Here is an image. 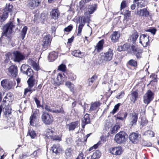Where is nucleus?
<instances>
[{
  "instance_id": "49",
  "label": "nucleus",
  "mask_w": 159,
  "mask_h": 159,
  "mask_svg": "<svg viewBox=\"0 0 159 159\" xmlns=\"http://www.w3.org/2000/svg\"><path fill=\"white\" fill-rule=\"evenodd\" d=\"M66 66L62 64L60 65L58 68V69L60 71H64L66 70Z\"/></svg>"
},
{
  "instance_id": "16",
  "label": "nucleus",
  "mask_w": 159,
  "mask_h": 159,
  "mask_svg": "<svg viewBox=\"0 0 159 159\" xmlns=\"http://www.w3.org/2000/svg\"><path fill=\"white\" fill-rule=\"evenodd\" d=\"M60 14V12L58 8L52 9L50 13L51 17L55 20L57 19Z\"/></svg>"
},
{
  "instance_id": "56",
  "label": "nucleus",
  "mask_w": 159,
  "mask_h": 159,
  "mask_svg": "<svg viewBox=\"0 0 159 159\" xmlns=\"http://www.w3.org/2000/svg\"><path fill=\"white\" fill-rule=\"evenodd\" d=\"M126 7V2L125 1H123L120 5V9H124Z\"/></svg>"
},
{
  "instance_id": "51",
  "label": "nucleus",
  "mask_w": 159,
  "mask_h": 159,
  "mask_svg": "<svg viewBox=\"0 0 159 159\" xmlns=\"http://www.w3.org/2000/svg\"><path fill=\"white\" fill-rule=\"evenodd\" d=\"M129 64L132 66H137V63L136 61L133 60H131L129 62Z\"/></svg>"
},
{
  "instance_id": "58",
  "label": "nucleus",
  "mask_w": 159,
  "mask_h": 159,
  "mask_svg": "<svg viewBox=\"0 0 159 159\" xmlns=\"http://www.w3.org/2000/svg\"><path fill=\"white\" fill-rule=\"evenodd\" d=\"M84 154L82 152H81L80 153L79 155L77 157L76 159H84Z\"/></svg>"
},
{
  "instance_id": "63",
  "label": "nucleus",
  "mask_w": 159,
  "mask_h": 159,
  "mask_svg": "<svg viewBox=\"0 0 159 159\" xmlns=\"http://www.w3.org/2000/svg\"><path fill=\"white\" fill-rule=\"evenodd\" d=\"M30 88H26L25 89V92L24 93L25 95H26V94L29 92H30L31 91V90L30 89Z\"/></svg>"
},
{
  "instance_id": "2",
  "label": "nucleus",
  "mask_w": 159,
  "mask_h": 159,
  "mask_svg": "<svg viewBox=\"0 0 159 159\" xmlns=\"http://www.w3.org/2000/svg\"><path fill=\"white\" fill-rule=\"evenodd\" d=\"M126 139V133L124 131H121L115 135L114 140L117 144H121L125 142Z\"/></svg>"
},
{
  "instance_id": "23",
  "label": "nucleus",
  "mask_w": 159,
  "mask_h": 159,
  "mask_svg": "<svg viewBox=\"0 0 159 159\" xmlns=\"http://www.w3.org/2000/svg\"><path fill=\"white\" fill-rule=\"evenodd\" d=\"M72 54L77 57L82 58L84 56V53L82 52L79 50H76L73 51Z\"/></svg>"
},
{
  "instance_id": "62",
  "label": "nucleus",
  "mask_w": 159,
  "mask_h": 159,
  "mask_svg": "<svg viewBox=\"0 0 159 159\" xmlns=\"http://www.w3.org/2000/svg\"><path fill=\"white\" fill-rule=\"evenodd\" d=\"M101 144V143L100 142H99L97 144L94 145L93 146V148L94 149H96Z\"/></svg>"
},
{
  "instance_id": "45",
  "label": "nucleus",
  "mask_w": 159,
  "mask_h": 159,
  "mask_svg": "<svg viewBox=\"0 0 159 159\" xmlns=\"http://www.w3.org/2000/svg\"><path fill=\"white\" fill-rule=\"evenodd\" d=\"M84 26V24L82 23L80 24L78 26V35H81L82 30L83 27Z\"/></svg>"
},
{
  "instance_id": "57",
  "label": "nucleus",
  "mask_w": 159,
  "mask_h": 159,
  "mask_svg": "<svg viewBox=\"0 0 159 159\" xmlns=\"http://www.w3.org/2000/svg\"><path fill=\"white\" fill-rule=\"evenodd\" d=\"M66 143L68 145H70L72 143V140L71 138H69L66 139Z\"/></svg>"
},
{
  "instance_id": "55",
  "label": "nucleus",
  "mask_w": 159,
  "mask_h": 159,
  "mask_svg": "<svg viewBox=\"0 0 159 159\" xmlns=\"http://www.w3.org/2000/svg\"><path fill=\"white\" fill-rule=\"evenodd\" d=\"M34 101L36 104L37 107H41V105L40 104V101L36 98H34Z\"/></svg>"
},
{
  "instance_id": "38",
  "label": "nucleus",
  "mask_w": 159,
  "mask_h": 159,
  "mask_svg": "<svg viewBox=\"0 0 159 159\" xmlns=\"http://www.w3.org/2000/svg\"><path fill=\"white\" fill-rule=\"evenodd\" d=\"M98 77L95 75H93L91 78L89 79L88 85L90 86L92 85L93 82L97 79Z\"/></svg>"
},
{
  "instance_id": "34",
  "label": "nucleus",
  "mask_w": 159,
  "mask_h": 159,
  "mask_svg": "<svg viewBox=\"0 0 159 159\" xmlns=\"http://www.w3.org/2000/svg\"><path fill=\"white\" fill-rule=\"evenodd\" d=\"M13 6L12 5H11L10 3L7 4L5 8L4 9L5 12H11L13 11Z\"/></svg>"
},
{
  "instance_id": "25",
  "label": "nucleus",
  "mask_w": 159,
  "mask_h": 159,
  "mask_svg": "<svg viewBox=\"0 0 159 159\" xmlns=\"http://www.w3.org/2000/svg\"><path fill=\"white\" fill-rule=\"evenodd\" d=\"M51 39L50 38L49 35H46L44 38L43 39V42L44 46H47L48 45L51 43Z\"/></svg>"
},
{
  "instance_id": "6",
  "label": "nucleus",
  "mask_w": 159,
  "mask_h": 159,
  "mask_svg": "<svg viewBox=\"0 0 159 159\" xmlns=\"http://www.w3.org/2000/svg\"><path fill=\"white\" fill-rule=\"evenodd\" d=\"M109 151L112 155L120 156L123 153V150L121 147L116 146L110 148Z\"/></svg>"
},
{
  "instance_id": "60",
  "label": "nucleus",
  "mask_w": 159,
  "mask_h": 159,
  "mask_svg": "<svg viewBox=\"0 0 159 159\" xmlns=\"http://www.w3.org/2000/svg\"><path fill=\"white\" fill-rule=\"evenodd\" d=\"M26 68H27V66L25 65H22L21 67L20 70L23 73L25 72V69Z\"/></svg>"
},
{
  "instance_id": "32",
  "label": "nucleus",
  "mask_w": 159,
  "mask_h": 159,
  "mask_svg": "<svg viewBox=\"0 0 159 159\" xmlns=\"http://www.w3.org/2000/svg\"><path fill=\"white\" fill-rule=\"evenodd\" d=\"M129 48V46L127 44H124L118 47V49L120 52L127 50Z\"/></svg>"
},
{
  "instance_id": "9",
  "label": "nucleus",
  "mask_w": 159,
  "mask_h": 159,
  "mask_svg": "<svg viewBox=\"0 0 159 159\" xmlns=\"http://www.w3.org/2000/svg\"><path fill=\"white\" fill-rule=\"evenodd\" d=\"M149 36L146 34H142L140 36L139 43L144 47H146L149 44Z\"/></svg>"
},
{
  "instance_id": "24",
  "label": "nucleus",
  "mask_w": 159,
  "mask_h": 159,
  "mask_svg": "<svg viewBox=\"0 0 159 159\" xmlns=\"http://www.w3.org/2000/svg\"><path fill=\"white\" fill-rule=\"evenodd\" d=\"M57 53L55 52H52L50 53L48 56L49 59L50 61H52L56 59L57 57Z\"/></svg>"
},
{
  "instance_id": "54",
  "label": "nucleus",
  "mask_w": 159,
  "mask_h": 159,
  "mask_svg": "<svg viewBox=\"0 0 159 159\" xmlns=\"http://www.w3.org/2000/svg\"><path fill=\"white\" fill-rule=\"evenodd\" d=\"M72 28L73 26L72 25H69L65 28L64 30L66 32H70L72 30Z\"/></svg>"
},
{
  "instance_id": "13",
  "label": "nucleus",
  "mask_w": 159,
  "mask_h": 159,
  "mask_svg": "<svg viewBox=\"0 0 159 159\" xmlns=\"http://www.w3.org/2000/svg\"><path fill=\"white\" fill-rule=\"evenodd\" d=\"M66 80V78L63 77L62 75L59 73L55 80V84L56 85H59L61 84Z\"/></svg>"
},
{
  "instance_id": "46",
  "label": "nucleus",
  "mask_w": 159,
  "mask_h": 159,
  "mask_svg": "<svg viewBox=\"0 0 159 159\" xmlns=\"http://www.w3.org/2000/svg\"><path fill=\"white\" fill-rule=\"evenodd\" d=\"M8 12H5L4 11V12L3 13V15L1 18V19L2 21H4L7 18L8 16Z\"/></svg>"
},
{
  "instance_id": "18",
  "label": "nucleus",
  "mask_w": 159,
  "mask_h": 159,
  "mask_svg": "<svg viewBox=\"0 0 159 159\" xmlns=\"http://www.w3.org/2000/svg\"><path fill=\"white\" fill-rule=\"evenodd\" d=\"M132 48L133 51L134 53L136 55L138 58H139L141 57L142 52L138 48L134 46H132Z\"/></svg>"
},
{
  "instance_id": "11",
  "label": "nucleus",
  "mask_w": 159,
  "mask_h": 159,
  "mask_svg": "<svg viewBox=\"0 0 159 159\" xmlns=\"http://www.w3.org/2000/svg\"><path fill=\"white\" fill-rule=\"evenodd\" d=\"M54 133V131L52 129H47L46 134V136L48 137H50L51 138L54 140H61V138L59 136H57L53 137V134Z\"/></svg>"
},
{
  "instance_id": "5",
  "label": "nucleus",
  "mask_w": 159,
  "mask_h": 159,
  "mask_svg": "<svg viewBox=\"0 0 159 159\" xmlns=\"http://www.w3.org/2000/svg\"><path fill=\"white\" fill-rule=\"evenodd\" d=\"M25 58V56L18 51H15L12 53L11 59L15 62H20Z\"/></svg>"
},
{
  "instance_id": "15",
  "label": "nucleus",
  "mask_w": 159,
  "mask_h": 159,
  "mask_svg": "<svg viewBox=\"0 0 159 159\" xmlns=\"http://www.w3.org/2000/svg\"><path fill=\"white\" fill-rule=\"evenodd\" d=\"M138 119V115L135 113L130 114L129 117V120L131 125H135Z\"/></svg>"
},
{
  "instance_id": "17",
  "label": "nucleus",
  "mask_w": 159,
  "mask_h": 159,
  "mask_svg": "<svg viewBox=\"0 0 159 159\" xmlns=\"http://www.w3.org/2000/svg\"><path fill=\"white\" fill-rule=\"evenodd\" d=\"M97 8V6L96 4L90 5L88 8V12H85L84 14L86 16L88 14H92L96 10Z\"/></svg>"
},
{
  "instance_id": "64",
  "label": "nucleus",
  "mask_w": 159,
  "mask_h": 159,
  "mask_svg": "<svg viewBox=\"0 0 159 159\" xmlns=\"http://www.w3.org/2000/svg\"><path fill=\"white\" fill-rule=\"evenodd\" d=\"M6 56L8 58H10L11 57V58L12 57V55L11 53L10 52H8L6 54Z\"/></svg>"
},
{
  "instance_id": "7",
  "label": "nucleus",
  "mask_w": 159,
  "mask_h": 159,
  "mask_svg": "<svg viewBox=\"0 0 159 159\" xmlns=\"http://www.w3.org/2000/svg\"><path fill=\"white\" fill-rule=\"evenodd\" d=\"M153 93L150 90H148L143 97L144 102L148 104L153 98Z\"/></svg>"
},
{
  "instance_id": "20",
  "label": "nucleus",
  "mask_w": 159,
  "mask_h": 159,
  "mask_svg": "<svg viewBox=\"0 0 159 159\" xmlns=\"http://www.w3.org/2000/svg\"><path fill=\"white\" fill-rule=\"evenodd\" d=\"M139 135L138 134L135 133H131L129 136V139L133 143H136L138 140Z\"/></svg>"
},
{
  "instance_id": "44",
  "label": "nucleus",
  "mask_w": 159,
  "mask_h": 159,
  "mask_svg": "<svg viewBox=\"0 0 159 159\" xmlns=\"http://www.w3.org/2000/svg\"><path fill=\"white\" fill-rule=\"evenodd\" d=\"M120 128V126L118 125H115L112 129L111 133H114L115 132L117 131Z\"/></svg>"
},
{
  "instance_id": "41",
  "label": "nucleus",
  "mask_w": 159,
  "mask_h": 159,
  "mask_svg": "<svg viewBox=\"0 0 159 159\" xmlns=\"http://www.w3.org/2000/svg\"><path fill=\"white\" fill-rule=\"evenodd\" d=\"M130 12L128 10H125L124 13V18L126 19H129L130 17Z\"/></svg>"
},
{
  "instance_id": "14",
  "label": "nucleus",
  "mask_w": 159,
  "mask_h": 159,
  "mask_svg": "<svg viewBox=\"0 0 159 159\" xmlns=\"http://www.w3.org/2000/svg\"><path fill=\"white\" fill-rule=\"evenodd\" d=\"M41 2V0H30L28 2V6L31 9H34L39 6Z\"/></svg>"
},
{
  "instance_id": "40",
  "label": "nucleus",
  "mask_w": 159,
  "mask_h": 159,
  "mask_svg": "<svg viewBox=\"0 0 159 159\" xmlns=\"http://www.w3.org/2000/svg\"><path fill=\"white\" fill-rule=\"evenodd\" d=\"M120 106V104L119 103H118L115 105L114 108L113 109L112 111L110 113L113 115H114L118 110Z\"/></svg>"
},
{
  "instance_id": "50",
  "label": "nucleus",
  "mask_w": 159,
  "mask_h": 159,
  "mask_svg": "<svg viewBox=\"0 0 159 159\" xmlns=\"http://www.w3.org/2000/svg\"><path fill=\"white\" fill-rule=\"evenodd\" d=\"M157 31V30L154 28H150L148 29L146 31L149 32L151 33H152L153 34H155L156 32Z\"/></svg>"
},
{
  "instance_id": "37",
  "label": "nucleus",
  "mask_w": 159,
  "mask_h": 159,
  "mask_svg": "<svg viewBox=\"0 0 159 159\" xmlns=\"http://www.w3.org/2000/svg\"><path fill=\"white\" fill-rule=\"evenodd\" d=\"M53 152L56 154L59 153L60 151V148L59 145H54L52 147Z\"/></svg>"
},
{
  "instance_id": "33",
  "label": "nucleus",
  "mask_w": 159,
  "mask_h": 159,
  "mask_svg": "<svg viewBox=\"0 0 159 159\" xmlns=\"http://www.w3.org/2000/svg\"><path fill=\"white\" fill-rule=\"evenodd\" d=\"M100 103L99 102H95L91 104L89 109L90 111H92L96 109L97 108L100 106Z\"/></svg>"
},
{
  "instance_id": "59",
  "label": "nucleus",
  "mask_w": 159,
  "mask_h": 159,
  "mask_svg": "<svg viewBox=\"0 0 159 159\" xmlns=\"http://www.w3.org/2000/svg\"><path fill=\"white\" fill-rule=\"evenodd\" d=\"M54 112L56 113H64V111L63 108L61 107L59 110H56L54 111Z\"/></svg>"
},
{
  "instance_id": "29",
  "label": "nucleus",
  "mask_w": 159,
  "mask_h": 159,
  "mask_svg": "<svg viewBox=\"0 0 159 159\" xmlns=\"http://www.w3.org/2000/svg\"><path fill=\"white\" fill-rule=\"evenodd\" d=\"M138 97V93L137 91L133 92L131 93V100L134 102Z\"/></svg>"
},
{
  "instance_id": "47",
  "label": "nucleus",
  "mask_w": 159,
  "mask_h": 159,
  "mask_svg": "<svg viewBox=\"0 0 159 159\" xmlns=\"http://www.w3.org/2000/svg\"><path fill=\"white\" fill-rule=\"evenodd\" d=\"M145 134L150 137H153L154 135V132L151 130H148L145 132Z\"/></svg>"
},
{
  "instance_id": "22",
  "label": "nucleus",
  "mask_w": 159,
  "mask_h": 159,
  "mask_svg": "<svg viewBox=\"0 0 159 159\" xmlns=\"http://www.w3.org/2000/svg\"><path fill=\"white\" fill-rule=\"evenodd\" d=\"M103 43L104 40L103 39L100 41L95 47V50L97 52H99L102 51L103 49Z\"/></svg>"
},
{
  "instance_id": "8",
  "label": "nucleus",
  "mask_w": 159,
  "mask_h": 159,
  "mask_svg": "<svg viewBox=\"0 0 159 159\" xmlns=\"http://www.w3.org/2000/svg\"><path fill=\"white\" fill-rule=\"evenodd\" d=\"M113 51L111 49H109L107 52L104 53L102 56V61L103 62L105 61H111L113 57Z\"/></svg>"
},
{
  "instance_id": "4",
  "label": "nucleus",
  "mask_w": 159,
  "mask_h": 159,
  "mask_svg": "<svg viewBox=\"0 0 159 159\" xmlns=\"http://www.w3.org/2000/svg\"><path fill=\"white\" fill-rule=\"evenodd\" d=\"M43 122L46 125H49L51 124L54 121L52 116L48 113H44L41 117Z\"/></svg>"
},
{
  "instance_id": "52",
  "label": "nucleus",
  "mask_w": 159,
  "mask_h": 159,
  "mask_svg": "<svg viewBox=\"0 0 159 159\" xmlns=\"http://www.w3.org/2000/svg\"><path fill=\"white\" fill-rule=\"evenodd\" d=\"M148 123L147 120L145 118H143L141 119V125L143 126L145 125Z\"/></svg>"
},
{
  "instance_id": "3",
  "label": "nucleus",
  "mask_w": 159,
  "mask_h": 159,
  "mask_svg": "<svg viewBox=\"0 0 159 159\" xmlns=\"http://www.w3.org/2000/svg\"><path fill=\"white\" fill-rule=\"evenodd\" d=\"M2 87L6 90H10L14 88L15 82L11 81L8 79L2 80L1 81Z\"/></svg>"
},
{
  "instance_id": "27",
  "label": "nucleus",
  "mask_w": 159,
  "mask_h": 159,
  "mask_svg": "<svg viewBox=\"0 0 159 159\" xmlns=\"http://www.w3.org/2000/svg\"><path fill=\"white\" fill-rule=\"evenodd\" d=\"M30 64L32 66L33 69L36 70H38L39 69V65L35 62L32 60H30L29 61Z\"/></svg>"
},
{
  "instance_id": "28",
  "label": "nucleus",
  "mask_w": 159,
  "mask_h": 159,
  "mask_svg": "<svg viewBox=\"0 0 159 159\" xmlns=\"http://www.w3.org/2000/svg\"><path fill=\"white\" fill-rule=\"evenodd\" d=\"M65 85L70 89L71 91L72 92L74 91L75 86L70 81H67L65 83Z\"/></svg>"
},
{
  "instance_id": "36",
  "label": "nucleus",
  "mask_w": 159,
  "mask_h": 159,
  "mask_svg": "<svg viewBox=\"0 0 159 159\" xmlns=\"http://www.w3.org/2000/svg\"><path fill=\"white\" fill-rule=\"evenodd\" d=\"M27 30L28 28L26 26H24L22 29L21 32V38L22 39H24Z\"/></svg>"
},
{
  "instance_id": "19",
  "label": "nucleus",
  "mask_w": 159,
  "mask_h": 159,
  "mask_svg": "<svg viewBox=\"0 0 159 159\" xmlns=\"http://www.w3.org/2000/svg\"><path fill=\"white\" fill-rule=\"evenodd\" d=\"M138 36L139 35L137 32L134 30L131 33L129 38V39L134 43L136 41Z\"/></svg>"
},
{
  "instance_id": "61",
  "label": "nucleus",
  "mask_w": 159,
  "mask_h": 159,
  "mask_svg": "<svg viewBox=\"0 0 159 159\" xmlns=\"http://www.w3.org/2000/svg\"><path fill=\"white\" fill-rule=\"evenodd\" d=\"M65 154L66 156L70 157L71 155V153L69 149H67L65 152Z\"/></svg>"
},
{
  "instance_id": "39",
  "label": "nucleus",
  "mask_w": 159,
  "mask_h": 159,
  "mask_svg": "<svg viewBox=\"0 0 159 159\" xmlns=\"http://www.w3.org/2000/svg\"><path fill=\"white\" fill-rule=\"evenodd\" d=\"M25 73L27 75L30 77L33 78V71L30 68H28Z\"/></svg>"
},
{
  "instance_id": "10",
  "label": "nucleus",
  "mask_w": 159,
  "mask_h": 159,
  "mask_svg": "<svg viewBox=\"0 0 159 159\" xmlns=\"http://www.w3.org/2000/svg\"><path fill=\"white\" fill-rule=\"evenodd\" d=\"M9 75L13 77H16L17 74V67L15 66H11L8 69Z\"/></svg>"
},
{
  "instance_id": "53",
  "label": "nucleus",
  "mask_w": 159,
  "mask_h": 159,
  "mask_svg": "<svg viewBox=\"0 0 159 159\" xmlns=\"http://www.w3.org/2000/svg\"><path fill=\"white\" fill-rule=\"evenodd\" d=\"M111 123L109 121H106V123L105 125V127L106 129H109L110 127L111 126Z\"/></svg>"
},
{
  "instance_id": "48",
  "label": "nucleus",
  "mask_w": 159,
  "mask_h": 159,
  "mask_svg": "<svg viewBox=\"0 0 159 159\" xmlns=\"http://www.w3.org/2000/svg\"><path fill=\"white\" fill-rule=\"evenodd\" d=\"M29 134L31 138L34 139L36 136V134L33 130H31L29 131Z\"/></svg>"
},
{
  "instance_id": "30",
  "label": "nucleus",
  "mask_w": 159,
  "mask_h": 159,
  "mask_svg": "<svg viewBox=\"0 0 159 159\" xmlns=\"http://www.w3.org/2000/svg\"><path fill=\"white\" fill-rule=\"evenodd\" d=\"M78 124V121L73 122L69 125V130H74L76 127L77 126Z\"/></svg>"
},
{
  "instance_id": "31",
  "label": "nucleus",
  "mask_w": 159,
  "mask_h": 159,
  "mask_svg": "<svg viewBox=\"0 0 159 159\" xmlns=\"http://www.w3.org/2000/svg\"><path fill=\"white\" fill-rule=\"evenodd\" d=\"M120 36L119 33L116 32H114L112 35L111 40L113 42H116L118 40Z\"/></svg>"
},
{
  "instance_id": "35",
  "label": "nucleus",
  "mask_w": 159,
  "mask_h": 159,
  "mask_svg": "<svg viewBox=\"0 0 159 159\" xmlns=\"http://www.w3.org/2000/svg\"><path fill=\"white\" fill-rule=\"evenodd\" d=\"M29 87L30 88L32 87L34 85L35 80L33 78L30 77L27 81Z\"/></svg>"
},
{
  "instance_id": "26",
  "label": "nucleus",
  "mask_w": 159,
  "mask_h": 159,
  "mask_svg": "<svg viewBox=\"0 0 159 159\" xmlns=\"http://www.w3.org/2000/svg\"><path fill=\"white\" fill-rule=\"evenodd\" d=\"M146 0H134V2L137 4L138 6L140 7H144L146 4Z\"/></svg>"
},
{
  "instance_id": "1",
  "label": "nucleus",
  "mask_w": 159,
  "mask_h": 159,
  "mask_svg": "<svg viewBox=\"0 0 159 159\" xmlns=\"http://www.w3.org/2000/svg\"><path fill=\"white\" fill-rule=\"evenodd\" d=\"M14 27V25L12 22H10L7 23L3 27L2 35L7 37L8 38V40H10L11 37L12 29Z\"/></svg>"
},
{
  "instance_id": "21",
  "label": "nucleus",
  "mask_w": 159,
  "mask_h": 159,
  "mask_svg": "<svg viewBox=\"0 0 159 159\" xmlns=\"http://www.w3.org/2000/svg\"><path fill=\"white\" fill-rule=\"evenodd\" d=\"M30 120L31 125L34 126L37 124L38 120L36 118V114L34 113L30 117Z\"/></svg>"
},
{
  "instance_id": "43",
  "label": "nucleus",
  "mask_w": 159,
  "mask_h": 159,
  "mask_svg": "<svg viewBox=\"0 0 159 159\" xmlns=\"http://www.w3.org/2000/svg\"><path fill=\"white\" fill-rule=\"evenodd\" d=\"M101 155V152L99 151H96V152L93 153V156L94 157H95V158H99L100 157Z\"/></svg>"
},
{
  "instance_id": "42",
  "label": "nucleus",
  "mask_w": 159,
  "mask_h": 159,
  "mask_svg": "<svg viewBox=\"0 0 159 159\" xmlns=\"http://www.w3.org/2000/svg\"><path fill=\"white\" fill-rule=\"evenodd\" d=\"M83 121L85 124H87L89 122V115L86 114L84 117Z\"/></svg>"
},
{
  "instance_id": "12",
  "label": "nucleus",
  "mask_w": 159,
  "mask_h": 159,
  "mask_svg": "<svg viewBox=\"0 0 159 159\" xmlns=\"http://www.w3.org/2000/svg\"><path fill=\"white\" fill-rule=\"evenodd\" d=\"M136 14L139 16L146 17L149 15V12L146 8L140 9L137 11Z\"/></svg>"
}]
</instances>
